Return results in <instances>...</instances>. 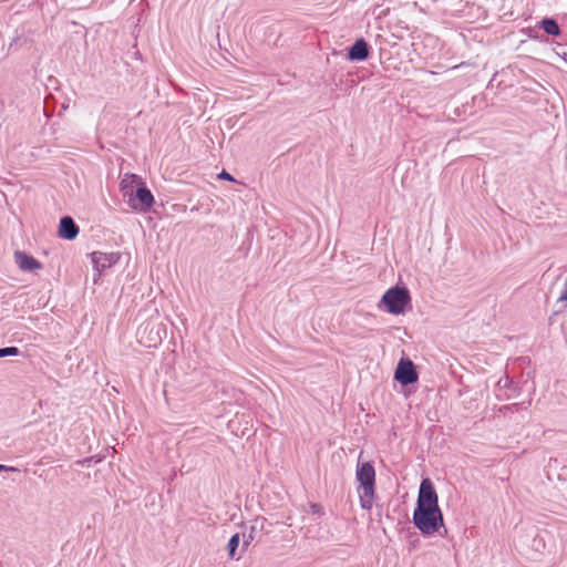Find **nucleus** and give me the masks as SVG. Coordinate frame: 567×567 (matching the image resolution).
Here are the masks:
<instances>
[{"mask_svg": "<svg viewBox=\"0 0 567 567\" xmlns=\"http://www.w3.org/2000/svg\"><path fill=\"white\" fill-rule=\"evenodd\" d=\"M412 520L423 535H433L444 525L439 496L430 478H424L420 484Z\"/></svg>", "mask_w": 567, "mask_h": 567, "instance_id": "1", "label": "nucleus"}, {"mask_svg": "<svg viewBox=\"0 0 567 567\" xmlns=\"http://www.w3.org/2000/svg\"><path fill=\"white\" fill-rule=\"evenodd\" d=\"M355 478L359 483L360 506L370 511L375 495V470L373 464L371 462H358Z\"/></svg>", "mask_w": 567, "mask_h": 567, "instance_id": "2", "label": "nucleus"}, {"mask_svg": "<svg viewBox=\"0 0 567 567\" xmlns=\"http://www.w3.org/2000/svg\"><path fill=\"white\" fill-rule=\"evenodd\" d=\"M410 301L411 297L409 290L405 287L399 286L388 289L381 299L386 311L392 315L403 313Z\"/></svg>", "mask_w": 567, "mask_h": 567, "instance_id": "3", "label": "nucleus"}, {"mask_svg": "<svg viewBox=\"0 0 567 567\" xmlns=\"http://www.w3.org/2000/svg\"><path fill=\"white\" fill-rule=\"evenodd\" d=\"M132 197V203L127 204L137 212L146 213L154 204V196L144 183L136 188Z\"/></svg>", "mask_w": 567, "mask_h": 567, "instance_id": "4", "label": "nucleus"}, {"mask_svg": "<svg viewBox=\"0 0 567 567\" xmlns=\"http://www.w3.org/2000/svg\"><path fill=\"white\" fill-rule=\"evenodd\" d=\"M417 372L409 359H401L394 373V379L402 385H410L417 381Z\"/></svg>", "mask_w": 567, "mask_h": 567, "instance_id": "5", "label": "nucleus"}, {"mask_svg": "<svg viewBox=\"0 0 567 567\" xmlns=\"http://www.w3.org/2000/svg\"><path fill=\"white\" fill-rule=\"evenodd\" d=\"M91 260L94 269L100 275L103 270L112 267L120 260V254L94 251L91 254Z\"/></svg>", "mask_w": 567, "mask_h": 567, "instance_id": "6", "label": "nucleus"}, {"mask_svg": "<svg viewBox=\"0 0 567 567\" xmlns=\"http://www.w3.org/2000/svg\"><path fill=\"white\" fill-rule=\"evenodd\" d=\"M142 184L143 179L138 175L131 173L124 174L120 183V190L127 203H132L134 192Z\"/></svg>", "mask_w": 567, "mask_h": 567, "instance_id": "7", "label": "nucleus"}, {"mask_svg": "<svg viewBox=\"0 0 567 567\" xmlns=\"http://www.w3.org/2000/svg\"><path fill=\"white\" fill-rule=\"evenodd\" d=\"M267 519L265 517H256L250 526L248 533L243 534V549L241 551H245L247 547L254 542L255 539L260 538L261 533L265 528Z\"/></svg>", "mask_w": 567, "mask_h": 567, "instance_id": "8", "label": "nucleus"}, {"mask_svg": "<svg viewBox=\"0 0 567 567\" xmlns=\"http://www.w3.org/2000/svg\"><path fill=\"white\" fill-rule=\"evenodd\" d=\"M14 261L22 271H33L42 268L40 261L21 250L14 252Z\"/></svg>", "mask_w": 567, "mask_h": 567, "instance_id": "9", "label": "nucleus"}, {"mask_svg": "<svg viewBox=\"0 0 567 567\" xmlns=\"http://www.w3.org/2000/svg\"><path fill=\"white\" fill-rule=\"evenodd\" d=\"M79 234V226L72 217L64 216L60 219L59 236L66 240H73Z\"/></svg>", "mask_w": 567, "mask_h": 567, "instance_id": "10", "label": "nucleus"}, {"mask_svg": "<svg viewBox=\"0 0 567 567\" xmlns=\"http://www.w3.org/2000/svg\"><path fill=\"white\" fill-rule=\"evenodd\" d=\"M369 56V45L363 38L355 40L349 49L348 58L351 61H364Z\"/></svg>", "mask_w": 567, "mask_h": 567, "instance_id": "11", "label": "nucleus"}, {"mask_svg": "<svg viewBox=\"0 0 567 567\" xmlns=\"http://www.w3.org/2000/svg\"><path fill=\"white\" fill-rule=\"evenodd\" d=\"M542 29L549 35H559L560 34V28L556 20L551 18H545L540 21Z\"/></svg>", "mask_w": 567, "mask_h": 567, "instance_id": "12", "label": "nucleus"}, {"mask_svg": "<svg viewBox=\"0 0 567 567\" xmlns=\"http://www.w3.org/2000/svg\"><path fill=\"white\" fill-rule=\"evenodd\" d=\"M239 544H240V534L236 533L230 537V539L228 540V544H227L228 556L230 559L238 560L241 557V554L237 555V549L239 547Z\"/></svg>", "mask_w": 567, "mask_h": 567, "instance_id": "13", "label": "nucleus"}, {"mask_svg": "<svg viewBox=\"0 0 567 567\" xmlns=\"http://www.w3.org/2000/svg\"><path fill=\"white\" fill-rule=\"evenodd\" d=\"M20 349L17 347H7L0 348V358L9 357V355H19Z\"/></svg>", "mask_w": 567, "mask_h": 567, "instance_id": "14", "label": "nucleus"}, {"mask_svg": "<svg viewBox=\"0 0 567 567\" xmlns=\"http://www.w3.org/2000/svg\"><path fill=\"white\" fill-rule=\"evenodd\" d=\"M557 302H565V303H567V277H566V280L564 282V288H563V290L560 292V296H559ZM565 307H567V305H565Z\"/></svg>", "mask_w": 567, "mask_h": 567, "instance_id": "15", "label": "nucleus"}, {"mask_svg": "<svg viewBox=\"0 0 567 567\" xmlns=\"http://www.w3.org/2000/svg\"><path fill=\"white\" fill-rule=\"evenodd\" d=\"M218 177H219L220 179H225V181H229V182H234V181H235V179H234V177H233L229 173H227L226 171H223V172L218 175Z\"/></svg>", "mask_w": 567, "mask_h": 567, "instance_id": "16", "label": "nucleus"}, {"mask_svg": "<svg viewBox=\"0 0 567 567\" xmlns=\"http://www.w3.org/2000/svg\"><path fill=\"white\" fill-rule=\"evenodd\" d=\"M503 382H504V386H508L512 383V381L509 380L508 377L501 379L497 384L501 386Z\"/></svg>", "mask_w": 567, "mask_h": 567, "instance_id": "17", "label": "nucleus"}, {"mask_svg": "<svg viewBox=\"0 0 567 567\" xmlns=\"http://www.w3.org/2000/svg\"><path fill=\"white\" fill-rule=\"evenodd\" d=\"M311 512H312L313 514H320V513H321V506H320V505H318V504H312V505H311Z\"/></svg>", "mask_w": 567, "mask_h": 567, "instance_id": "18", "label": "nucleus"}, {"mask_svg": "<svg viewBox=\"0 0 567 567\" xmlns=\"http://www.w3.org/2000/svg\"><path fill=\"white\" fill-rule=\"evenodd\" d=\"M4 470H1L0 472H17L19 471L17 467L3 465Z\"/></svg>", "mask_w": 567, "mask_h": 567, "instance_id": "19", "label": "nucleus"}, {"mask_svg": "<svg viewBox=\"0 0 567 567\" xmlns=\"http://www.w3.org/2000/svg\"><path fill=\"white\" fill-rule=\"evenodd\" d=\"M519 405L520 404H518V403H514L512 405L504 406V409L513 411V410H517Z\"/></svg>", "mask_w": 567, "mask_h": 567, "instance_id": "20", "label": "nucleus"}, {"mask_svg": "<svg viewBox=\"0 0 567 567\" xmlns=\"http://www.w3.org/2000/svg\"><path fill=\"white\" fill-rule=\"evenodd\" d=\"M1 470H4L2 464H0V471H1Z\"/></svg>", "mask_w": 567, "mask_h": 567, "instance_id": "21", "label": "nucleus"}]
</instances>
